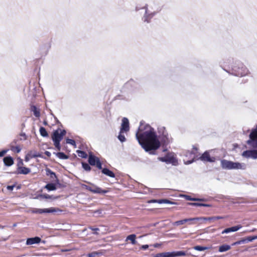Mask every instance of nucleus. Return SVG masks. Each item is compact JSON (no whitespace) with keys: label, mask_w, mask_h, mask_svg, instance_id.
<instances>
[{"label":"nucleus","mask_w":257,"mask_h":257,"mask_svg":"<svg viewBox=\"0 0 257 257\" xmlns=\"http://www.w3.org/2000/svg\"><path fill=\"white\" fill-rule=\"evenodd\" d=\"M158 134V136L155 130L150 125L141 122L136 137L139 144L146 152L154 154L153 151L159 148L160 142L164 144H168L170 142L168 133L165 127L159 128Z\"/></svg>","instance_id":"nucleus-1"},{"label":"nucleus","mask_w":257,"mask_h":257,"mask_svg":"<svg viewBox=\"0 0 257 257\" xmlns=\"http://www.w3.org/2000/svg\"><path fill=\"white\" fill-rule=\"evenodd\" d=\"M232 74L237 76H243L248 73V70L240 61H235L231 66Z\"/></svg>","instance_id":"nucleus-2"},{"label":"nucleus","mask_w":257,"mask_h":257,"mask_svg":"<svg viewBox=\"0 0 257 257\" xmlns=\"http://www.w3.org/2000/svg\"><path fill=\"white\" fill-rule=\"evenodd\" d=\"M159 160L167 163L176 165L178 164V160L174 153H169L165 157L159 158Z\"/></svg>","instance_id":"nucleus-3"},{"label":"nucleus","mask_w":257,"mask_h":257,"mask_svg":"<svg viewBox=\"0 0 257 257\" xmlns=\"http://www.w3.org/2000/svg\"><path fill=\"white\" fill-rule=\"evenodd\" d=\"M186 253L183 251H177L173 252H165L159 253L156 255L155 257H177L184 256Z\"/></svg>","instance_id":"nucleus-4"},{"label":"nucleus","mask_w":257,"mask_h":257,"mask_svg":"<svg viewBox=\"0 0 257 257\" xmlns=\"http://www.w3.org/2000/svg\"><path fill=\"white\" fill-rule=\"evenodd\" d=\"M66 134V132L65 130H61L58 129L55 131L52 136V139L53 141H60L63 139V136Z\"/></svg>","instance_id":"nucleus-5"},{"label":"nucleus","mask_w":257,"mask_h":257,"mask_svg":"<svg viewBox=\"0 0 257 257\" xmlns=\"http://www.w3.org/2000/svg\"><path fill=\"white\" fill-rule=\"evenodd\" d=\"M247 144L253 148H257V130H253L249 135V139Z\"/></svg>","instance_id":"nucleus-6"},{"label":"nucleus","mask_w":257,"mask_h":257,"mask_svg":"<svg viewBox=\"0 0 257 257\" xmlns=\"http://www.w3.org/2000/svg\"><path fill=\"white\" fill-rule=\"evenodd\" d=\"M242 156L247 159H257V150L245 151L242 152Z\"/></svg>","instance_id":"nucleus-7"},{"label":"nucleus","mask_w":257,"mask_h":257,"mask_svg":"<svg viewBox=\"0 0 257 257\" xmlns=\"http://www.w3.org/2000/svg\"><path fill=\"white\" fill-rule=\"evenodd\" d=\"M86 189L94 193L98 194H105L107 192V191L102 190L100 188H99L96 186L93 185L92 186H89L86 185H84Z\"/></svg>","instance_id":"nucleus-8"},{"label":"nucleus","mask_w":257,"mask_h":257,"mask_svg":"<svg viewBox=\"0 0 257 257\" xmlns=\"http://www.w3.org/2000/svg\"><path fill=\"white\" fill-rule=\"evenodd\" d=\"M246 168V165L244 163L239 162H231V170H245Z\"/></svg>","instance_id":"nucleus-9"},{"label":"nucleus","mask_w":257,"mask_h":257,"mask_svg":"<svg viewBox=\"0 0 257 257\" xmlns=\"http://www.w3.org/2000/svg\"><path fill=\"white\" fill-rule=\"evenodd\" d=\"M34 213L42 214L44 213H53L56 212V210L54 208H45V209H34L32 211Z\"/></svg>","instance_id":"nucleus-10"},{"label":"nucleus","mask_w":257,"mask_h":257,"mask_svg":"<svg viewBox=\"0 0 257 257\" xmlns=\"http://www.w3.org/2000/svg\"><path fill=\"white\" fill-rule=\"evenodd\" d=\"M129 131V122L127 118L123 117L122 119V123L120 128V134Z\"/></svg>","instance_id":"nucleus-11"},{"label":"nucleus","mask_w":257,"mask_h":257,"mask_svg":"<svg viewBox=\"0 0 257 257\" xmlns=\"http://www.w3.org/2000/svg\"><path fill=\"white\" fill-rule=\"evenodd\" d=\"M144 9H145V14L144 16V21L148 23L156 13L150 12L148 9V5H147L144 7Z\"/></svg>","instance_id":"nucleus-12"},{"label":"nucleus","mask_w":257,"mask_h":257,"mask_svg":"<svg viewBox=\"0 0 257 257\" xmlns=\"http://www.w3.org/2000/svg\"><path fill=\"white\" fill-rule=\"evenodd\" d=\"M200 159L203 161L214 162L215 161L214 157H211L207 152H204L200 157Z\"/></svg>","instance_id":"nucleus-13"},{"label":"nucleus","mask_w":257,"mask_h":257,"mask_svg":"<svg viewBox=\"0 0 257 257\" xmlns=\"http://www.w3.org/2000/svg\"><path fill=\"white\" fill-rule=\"evenodd\" d=\"M231 161L223 159L220 161V165L223 169L225 170H231Z\"/></svg>","instance_id":"nucleus-14"},{"label":"nucleus","mask_w":257,"mask_h":257,"mask_svg":"<svg viewBox=\"0 0 257 257\" xmlns=\"http://www.w3.org/2000/svg\"><path fill=\"white\" fill-rule=\"evenodd\" d=\"M46 175L50 176L51 181L54 182H58V179L56 175V174L52 171L50 169L47 168L46 169Z\"/></svg>","instance_id":"nucleus-15"},{"label":"nucleus","mask_w":257,"mask_h":257,"mask_svg":"<svg viewBox=\"0 0 257 257\" xmlns=\"http://www.w3.org/2000/svg\"><path fill=\"white\" fill-rule=\"evenodd\" d=\"M241 228V225H237V226H232L231 227L227 228L225 229L224 230H223L222 231L221 233L224 234V233H230L231 232H235V231L238 230Z\"/></svg>","instance_id":"nucleus-16"},{"label":"nucleus","mask_w":257,"mask_h":257,"mask_svg":"<svg viewBox=\"0 0 257 257\" xmlns=\"http://www.w3.org/2000/svg\"><path fill=\"white\" fill-rule=\"evenodd\" d=\"M197 219H198L196 217H195V218H186V219H183V220H181L175 221V222H174L173 223V224L174 225L178 226V225L183 224L184 223H186L187 222H188V221H197Z\"/></svg>","instance_id":"nucleus-17"},{"label":"nucleus","mask_w":257,"mask_h":257,"mask_svg":"<svg viewBox=\"0 0 257 257\" xmlns=\"http://www.w3.org/2000/svg\"><path fill=\"white\" fill-rule=\"evenodd\" d=\"M41 238L39 237H35L29 238L27 239L26 244L27 245H32L35 243H38L41 241Z\"/></svg>","instance_id":"nucleus-18"},{"label":"nucleus","mask_w":257,"mask_h":257,"mask_svg":"<svg viewBox=\"0 0 257 257\" xmlns=\"http://www.w3.org/2000/svg\"><path fill=\"white\" fill-rule=\"evenodd\" d=\"M98 158L92 155V154H90L88 157V163L89 165L91 166H95L97 161H99Z\"/></svg>","instance_id":"nucleus-19"},{"label":"nucleus","mask_w":257,"mask_h":257,"mask_svg":"<svg viewBox=\"0 0 257 257\" xmlns=\"http://www.w3.org/2000/svg\"><path fill=\"white\" fill-rule=\"evenodd\" d=\"M4 163L7 166H11L14 164V160L12 157L7 156L4 158Z\"/></svg>","instance_id":"nucleus-20"},{"label":"nucleus","mask_w":257,"mask_h":257,"mask_svg":"<svg viewBox=\"0 0 257 257\" xmlns=\"http://www.w3.org/2000/svg\"><path fill=\"white\" fill-rule=\"evenodd\" d=\"M136 235L135 234H132L131 235H128L125 238V241H127L128 240L131 241V242L132 244H136L137 242L136 240Z\"/></svg>","instance_id":"nucleus-21"},{"label":"nucleus","mask_w":257,"mask_h":257,"mask_svg":"<svg viewBox=\"0 0 257 257\" xmlns=\"http://www.w3.org/2000/svg\"><path fill=\"white\" fill-rule=\"evenodd\" d=\"M18 173L21 174H28L31 172V170L25 167H20L18 168Z\"/></svg>","instance_id":"nucleus-22"},{"label":"nucleus","mask_w":257,"mask_h":257,"mask_svg":"<svg viewBox=\"0 0 257 257\" xmlns=\"http://www.w3.org/2000/svg\"><path fill=\"white\" fill-rule=\"evenodd\" d=\"M28 155L29 156V157L30 158H37V157H42L43 158V157L41 156V155H40L39 153H38L37 152H36V151H34V150H31V151H30L28 153Z\"/></svg>","instance_id":"nucleus-23"},{"label":"nucleus","mask_w":257,"mask_h":257,"mask_svg":"<svg viewBox=\"0 0 257 257\" xmlns=\"http://www.w3.org/2000/svg\"><path fill=\"white\" fill-rule=\"evenodd\" d=\"M102 173L105 174L106 176H108L110 177L114 178L115 177L114 174L108 169L104 168L102 170Z\"/></svg>","instance_id":"nucleus-24"},{"label":"nucleus","mask_w":257,"mask_h":257,"mask_svg":"<svg viewBox=\"0 0 257 257\" xmlns=\"http://www.w3.org/2000/svg\"><path fill=\"white\" fill-rule=\"evenodd\" d=\"M231 247L228 244H223L219 247L218 251L220 252H223L229 250Z\"/></svg>","instance_id":"nucleus-25"},{"label":"nucleus","mask_w":257,"mask_h":257,"mask_svg":"<svg viewBox=\"0 0 257 257\" xmlns=\"http://www.w3.org/2000/svg\"><path fill=\"white\" fill-rule=\"evenodd\" d=\"M45 188H46L47 190L54 191L56 190V185L54 183H48L45 186Z\"/></svg>","instance_id":"nucleus-26"},{"label":"nucleus","mask_w":257,"mask_h":257,"mask_svg":"<svg viewBox=\"0 0 257 257\" xmlns=\"http://www.w3.org/2000/svg\"><path fill=\"white\" fill-rule=\"evenodd\" d=\"M183 197H184L186 200H190V201H204L203 199H200L198 198H192L191 196L187 195H183L182 196Z\"/></svg>","instance_id":"nucleus-27"},{"label":"nucleus","mask_w":257,"mask_h":257,"mask_svg":"<svg viewBox=\"0 0 257 257\" xmlns=\"http://www.w3.org/2000/svg\"><path fill=\"white\" fill-rule=\"evenodd\" d=\"M54 154L60 159L65 160L68 158V157L63 152H59L57 153H54Z\"/></svg>","instance_id":"nucleus-28"},{"label":"nucleus","mask_w":257,"mask_h":257,"mask_svg":"<svg viewBox=\"0 0 257 257\" xmlns=\"http://www.w3.org/2000/svg\"><path fill=\"white\" fill-rule=\"evenodd\" d=\"M188 204L193 206H204V207H210L211 205L207 204H203L200 203H189Z\"/></svg>","instance_id":"nucleus-29"},{"label":"nucleus","mask_w":257,"mask_h":257,"mask_svg":"<svg viewBox=\"0 0 257 257\" xmlns=\"http://www.w3.org/2000/svg\"><path fill=\"white\" fill-rule=\"evenodd\" d=\"M32 111L33 112L34 115L36 117H39L40 116V111L37 109L35 106H33L32 107Z\"/></svg>","instance_id":"nucleus-30"},{"label":"nucleus","mask_w":257,"mask_h":257,"mask_svg":"<svg viewBox=\"0 0 257 257\" xmlns=\"http://www.w3.org/2000/svg\"><path fill=\"white\" fill-rule=\"evenodd\" d=\"M40 133L41 135L43 137H47L48 136V134L46 131V130L44 127H41L40 128Z\"/></svg>","instance_id":"nucleus-31"},{"label":"nucleus","mask_w":257,"mask_h":257,"mask_svg":"<svg viewBox=\"0 0 257 257\" xmlns=\"http://www.w3.org/2000/svg\"><path fill=\"white\" fill-rule=\"evenodd\" d=\"M158 203H159V204L167 203V204H175V202H172L168 199H160L158 201Z\"/></svg>","instance_id":"nucleus-32"},{"label":"nucleus","mask_w":257,"mask_h":257,"mask_svg":"<svg viewBox=\"0 0 257 257\" xmlns=\"http://www.w3.org/2000/svg\"><path fill=\"white\" fill-rule=\"evenodd\" d=\"M209 248V247H208L202 246H199V245L195 246L194 247V249L195 250H198V251H203L206 249H208Z\"/></svg>","instance_id":"nucleus-33"},{"label":"nucleus","mask_w":257,"mask_h":257,"mask_svg":"<svg viewBox=\"0 0 257 257\" xmlns=\"http://www.w3.org/2000/svg\"><path fill=\"white\" fill-rule=\"evenodd\" d=\"M77 153L79 157L82 158H86L87 157V154L83 151L78 150L77 151Z\"/></svg>","instance_id":"nucleus-34"},{"label":"nucleus","mask_w":257,"mask_h":257,"mask_svg":"<svg viewBox=\"0 0 257 257\" xmlns=\"http://www.w3.org/2000/svg\"><path fill=\"white\" fill-rule=\"evenodd\" d=\"M82 168L86 171H89L91 170V167L89 166V164L86 163H82Z\"/></svg>","instance_id":"nucleus-35"},{"label":"nucleus","mask_w":257,"mask_h":257,"mask_svg":"<svg viewBox=\"0 0 257 257\" xmlns=\"http://www.w3.org/2000/svg\"><path fill=\"white\" fill-rule=\"evenodd\" d=\"M39 197L42 198H45V199H52V198H53V196H51V195L47 194H41L38 197V198H39Z\"/></svg>","instance_id":"nucleus-36"},{"label":"nucleus","mask_w":257,"mask_h":257,"mask_svg":"<svg viewBox=\"0 0 257 257\" xmlns=\"http://www.w3.org/2000/svg\"><path fill=\"white\" fill-rule=\"evenodd\" d=\"M118 139L121 142V143H123L125 141L126 139L125 138V136L121 134H120V132H119V134L118 136Z\"/></svg>","instance_id":"nucleus-37"},{"label":"nucleus","mask_w":257,"mask_h":257,"mask_svg":"<svg viewBox=\"0 0 257 257\" xmlns=\"http://www.w3.org/2000/svg\"><path fill=\"white\" fill-rule=\"evenodd\" d=\"M66 142L67 144H70L73 146L76 145L75 141L70 139H67L66 140Z\"/></svg>","instance_id":"nucleus-38"},{"label":"nucleus","mask_w":257,"mask_h":257,"mask_svg":"<svg viewBox=\"0 0 257 257\" xmlns=\"http://www.w3.org/2000/svg\"><path fill=\"white\" fill-rule=\"evenodd\" d=\"M89 228L90 229H91V230L94 231L93 232V234H96V235H98V233L97 231L100 230V229L99 228H94V227H93L92 226H90V227H89Z\"/></svg>","instance_id":"nucleus-39"},{"label":"nucleus","mask_w":257,"mask_h":257,"mask_svg":"<svg viewBox=\"0 0 257 257\" xmlns=\"http://www.w3.org/2000/svg\"><path fill=\"white\" fill-rule=\"evenodd\" d=\"M54 145L58 150L60 151L61 149V146L60 144V141H53Z\"/></svg>","instance_id":"nucleus-40"},{"label":"nucleus","mask_w":257,"mask_h":257,"mask_svg":"<svg viewBox=\"0 0 257 257\" xmlns=\"http://www.w3.org/2000/svg\"><path fill=\"white\" fill-rule=\"evenodd\" d=\"M196 218L198 219H197V221L213 220V219L212 218V217H208V218H206V217H196Z\"/></svg>","instance_id":"nucleus-41"},{"label":"nucleus","mask_w":257,"mask_h":257,"mask_svg":"<svg viewBox=\"0 0 257 257\" xmlns=\"http://www.w3.org/2000/svg\"><path fill=\"white\" fill-rule=\"evenodd\" d=\"M100 253L97 252V251H94L92 252H91L87 255V257H94L96 255L99 254Z\"/></svg>","instance_id":"nucleus-42"},{"label":"nucleus","mask_w":257,"mask_h":257,"mask_svg":"<svg viewBox=\"0 0 257 257\" xmlns=\"http://www.w3.org/2000/svg\"><path fill=\"white\" fill-rule=\"evenodd\" d=\"M257 239V237H255V236H248V237H247V239H246V241L247 240V241H252V240H253L254 239Z\"/></svg>","instance_id":"nucleus-43"},{"label":"nucleus","mask_w":257,"mask_h":257,"mask_svg":"<svg viewBox=\"0 0 257 257\" xmlns=\"http://www.w3.org/2000/svg\"><path fill=\"white\" fill-rule=\"evenodd\" d=\"M246 242V239H242L239 241H236L233 243V245L240 244L241 243H243Z\"/></svg>","instance_id":"nucleus-44"},{"label":"nucleus","mask_w":257,"mask_h":257,"mask_svg":"<svg viewBox=\"0 0 257 257\" xmlns=\"http://www.w3.org/2000/svg\"><path fill=\"white\" fill-rule=\"evenodd\" d=\"M96 166V167L99 169H102V165H101V163L100 161V160H99V161L97 162V163L95 165Z\"/></svg>","instance_id":"nucleus-45"},{"label":"nucleus","mask_w":257,"mask_h":257,"mask_svg":"<svg viewBox=\"0 0 257 257\" xmlns=\"http://www.w3.org/2000/svg\"><path fill=\"white\" fill-rule=\"evenodd\" d=\"M8 152L7 150H4L0 152V157H3Z\"/></svg>","instance_id":"nucleus-46"},{"label":"nucleus","mask_w":257,"mask_h":257,"mask_svg":"<svg viewBox=\"0 0 257 257\" xmlns=\"http://www.w3.org/2000/svg\"><path fill=\"white\" fill-rule=\"evenodd\" d=\"M12 150L16 151L17 153H19L21 151V149L19 147H16L12 149Z\"/></svg>","instance_id":"nucleus-47"},{"label":"nucleus","mask_w":257,"mask_h":257,"mask_svg":"<svg viewBox=\"0 0 257 257\" xmlns=\"http://www.w3.org/2000/svg\"><path fill=\"white\" fill-rule=\"evenodd\" d=\"M15 185H11V186H8L7 188L8 190L12 191L15 187Z\"/></svg>","instance_id":"nucleus-48"},{"label":"nucleus","mask_w":257,"mask_h":257,"mask_svg":"<svg viewBox=\"0 0 257 257\" xmlns=\"http://www.w3.org/2000/svg\"><path fill=\"white\" fill-rule=\"evenodd\" d=\"M148 247H149V245L147 244H145V245H142L141 247V248L143 249L144 250H145V249H147V248H148Z\"/></svg>","instance_id":"nucleus-49"},{"label":"nucleus","mask_w":257,"mask_h":257,"mask_svg":"<svg viewBox=\"0 0 257 257\" xmlns=\"http://www.w3.org/2000/svg\"><path fill=\"white\" fill-rule=\"evenodd\" d=\"M212 218H213V220H216V219H222V218H223V217H222V216H214V217H212Z\"/></svg>","instance_id":"nucleus-50"},{"label":"nucleus","mask_w":257,"mask_h":257,"mask_svg":"<svg viewBox=\"0 0 257 257\" xmlns=\"http://www.w3.org/2000/svg\"><path fill=\"white\" fill-rule=\"evenodd\" d=\"M193 162H194V158L192 160L187 161V162H186L185 163V164L186 165H189V164L192 163Z\"/></svg>","instance_id":"nucleus-51"},{"label":"nucleus","mask_w":257,"mask_h":257,"mask_svg":"<svg viewBox=\"0 0 257 257\" xmlns=\"http://www.w3.org/2000/svg\"><path fill=\"white\" fill-rule=\"evenodd\" d=\"M158 201H159V200L153 199V200H151L149 201L148 202L149 203H158Z\"/></svg>","instance_id":"nucleus-52"},{"label":"nucleus","mask_w":257,"mask_h":257,"mask_svg":"<svg viewBox=\"0 0 257 257\" xmlns=\"http://www.w3.org/2000/svg\"><path fill=\"white\" fill-rule=\"evenodd\" d=\"M31 158H32L29 157V156L28 155V154H27V155L25 157V160H26V161L28 162Z\"/></svg>","instance_id":"nucleus-53"},{"label":"nucleus","mask_w":257,"mask_h":257,"mask_svg":"<svg viewBox=\"0 0 257 257\" xmlns=\"http://www.w3.org/2000/svg\"><path fill=\"white\" fill-rule=\"evenodd\" d=\"M45 154L46 155H47L49 157H50L51 156V153L49 152V151H45Z\"/></svg>","instance_id":"nucleus-54"},{"label":"nucleus","mask_w":257,"mask_h":257,"mask_svg":"<svg viewBox=\"0 0 257 257\" xmlns=\"http://www.w3.org/2000/svg\"><path fill=\"white\" fill-rule=\"evenodd\" d=\"M21 136L24 137V139H25H25H26V136L25 134H22L21 135Z\"/></svg>","instance_id":"nucleus-55"},{"label":"nucleus","mask_w":257,"mask_h":257,"mask_svg":"<svg viewBox=\"0 0 257 257\" xmlns=\"http://www.w3.org/2000/svg\"><path fill=\"white\" fill-rule=\"evenodd\" d=\"M70 249H62L61 251L64 252V251H69Z\"/></svg>","instance_id":"nucleus-56"},{"label":"nucleus","mask_w":257,"mask_h":257,"mask_svg":"<svg viewBox=\"0 0 257 257\" xmlns=\"http://www.w3.org/2000/svg\"><path fill=\"white\" fill-rule=\"evenodd\" d=\"M154 247H156L159 246V244L158 243H156V244H154Z\"/></svg>","instance_id":"nucleus-57"},{"label":"nucleus","mask_w":257,"mask_h":257,"mask_svg":"<svg viewBox=\"0 0 257 257\" xmlns=\"http://www.w3.org/2000/svg\"><path fill=\"white\" fill-rule=\"evenodd\" d=\"M190 155H194V153H192V152H190V153H189Z\"/></svg>","instance_id":"nucleus-58"},{"label":"nucleus","mask_w":257,"mask_h":257,"mask_svg":"<svg viewBox=\"0 0 257 257\" xmlns=\"http://www.w3.org/2000/svg\"><path fill=\"white\" fill-rule=\"evenodd\" d=\"M139 9L137 7L136 8V11H139Z\"/></svg>","instance_id":"nucleus-59"},{"label":"nucleus","mask_w":257,"mask_h":257,"mask_svg":"<svg viewBox=\"0 0 257 257\" xmlns=\"http://www.w3.org/2000/svg\"><path fill=\"white\" fill-rule=\"evenodd\" d=\"M0 227H1V228H4V227H3V226H0Z\"/></svg>","instance_id":"nucleus-60"},{"label":"nucleus","mask_w":257,"mask_h":257,"mask_svg":"<svg viewBox=\"0 0 257 257\" xmlns=\"http://www.w3.org/2000/svg\"><path fill=\"white\" fill-rule=\"evenodd\" d=\"M255 237H257V236H255Z\"/></svg>","instance_id":"nucleus-61"}]
</instances>
